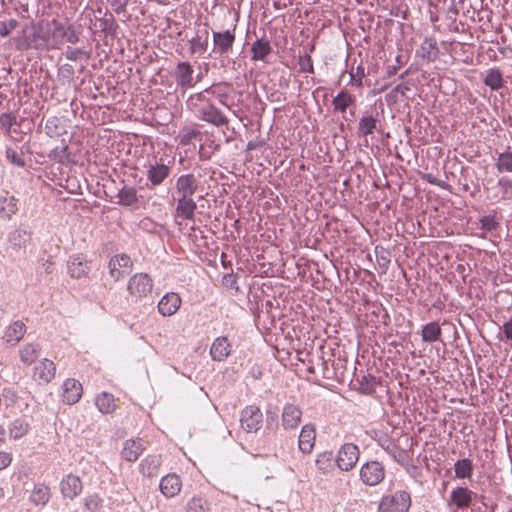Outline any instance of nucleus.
Wrapping results in <instances>:
<instances>
[{
    "instance_id": "50",
    "label": "nucleus",
    "mask_w": 512,
    "mask_h": 512,
    "mask_svg": "<svg viewBox=\"0 0 512 512\" xmlns=\"http://www.w3.org/2000/svg\"><path fill=\"white\" fill-rule=\"evenodd\" d=\"M497 186L502 191V198H508L509 192L512 189V180L505 177L500 178L497 182Z\"/></svg>"
},
{
    "instance_id": "27",
    "label": "nucleus",
    "mask_w": 512,
    "mask_h": 512,
    "mask_svg": "<svg viewBox=\"0 0 512 512\" xmlns=\"http://www.w3.org/2000/svg\"><path fill=\"white\" fill-rule=\"evenodd\" d=\"M161 466V458L156 455L146 456L140 463V473L148 478L157 477Z\"/></svg>"
},
{
    "instance_id": "25",
    "label": "nucleus",
    "mask_w": 512,
    "mask_h": 512,
    "mask_svg": "<svg viewBox=\"0 0 512 512\" xmlns=\"http://www.w3.org/2000/svg\"><path fill=\"white\" fill-rule=\"evenodd\" d=\"M145 450V446L141 439L126 440L122 448V457L129 462H134Z\"/></svg>"
},
{
    "instance_id": "6",
    "label": "nucleus",
    "mask_w": 512,
    "mask_h": 512,
    "mask_svg": "<svg viewBox=\"0 0 512 512\" xmlns=\"http://www.w3.org/2000/svg\"><path fill=\"white\" fill-rule=\"evenodd\" d=\"M263 422V414L259 407L255 405L246 406L241 411L240 424L241 428L247 433L257 432Z\"/></svg>"
},
{
    "instance_id": "24",
    "label": "nucleus",
    "mask_w": 512,
    "mask_h": 512,
    "mask_svg": "<svg viewBox=\"0 0 512 512\" xmlns=\"http://www.w3.org/2000/svg\"><path fill=\"white\" fill-rule=\"evenodd\" d=\"M170 174V167L161 163H155L147 168L146 176L152 186L161 185Z\"/></svg>"
},
{
    "instance_id": "39",
    "label": "nucleus",
    "mask_w": 512,
    "mask_h": 512,
    "mask_svg": "<svg viewBox=\"0 0 512 512\" xmlns=\"http://www.w3.org/2000/svg\"><path fill=\"white\" fill-rule=\"evenodd\" d=\"M442 330L438 322H429L423 326L421 336L424 342L432 343L440 340Z\"/></svg>"
},
{
    "instance_id": "55",
    "label": "nucleus",
    "mask_w": 512,
    "mask_h": 512,
    "mask_svg": "<svg viewBox=\"0 0 512 512\" xmlns=\"http://www.w3.org/2000/svg\"><path fill=\"white\" fill-rule=\"evenodd\" d=\"M12 454L6 451H0V471L7 468L12 463Z\"/></svg>"
},
{
    "instance_id": "26",
    "label": "nucleus",
    "mask_w": 512,
    "mask_h": 512,
    "mask_svg": "<svg viewBox=\"0 0 512 512\" xmlns=\"http://www.w3.org/2000/svg\"><path fill=\"white\" fill-rule=\"evenodd\" d=\"M231 352V344L226 337L216 338L210 348V355L214 361H224Z\"/></svg>"
},
{
    "instance_id": "17",
    "label": "nucleus",
    "mask_w": 512,
    "mask_h": 512,
    "mask_svg": "<svg viewBox=\"0 0 512 512\" xmlns=\"http://www.w3.org/2000/svg\"><path fill=\"white\" fill-rule=\"evenodd\" d=\"M159 488L166 498H173L180 493L182 481L175 473L167 474L161 479Z\"/></svg>"
},
{
    "instance_id": "31",
    "label": "nucleus",
    "mask_w": 512,
    "mask_h": 512,
    "mask_svg": "<svg viewBox=\"0 0 512 512\" xmlns=\"http://www.w3.org/2000/svg\"><path fill=\"white\" fill-rule=\"evenodd\" d=\"M185 512H212V503L203 495H194L187 501Z\"/></svg>"
},
{
    "instance_id": "13",
    "label": "nucleus",
    "mask_w": 512,
    "mask_h": 512,
    "mask_svg": "<svg viewBox=\"0 0 512 512\" xmlns=\"http://www.w3.org/2000/svg\"><path fill=\"white\" fill-rule=\"evenodd\" d=\"M56 374V365L50 359L44 358L33 369V378L40 384L50 383Z\"/></svg>"
},
{
    "instance_id": "9",
    "label": "nucleus",
    "mask_w": 512,
    "mask_h": 512,
    "mask_svg": "<svg viewBox=\"0 0 512 512\" xmlns=\"http://www.w3.org/2000/svg\"><path fill=\"white\" fill-rule=\"evenodd\" d=\"M475 495L468 487L458 486L451 491L447 504L456 510H464L470 507Z\"/></svg>"
},
{
    "instance_id": "36",
    "label": "nucleus",
    "mask_w": 512,
    "mask_h": 512,
    "mask_svg": "<svg viewBox=\"0 0 512 512\" xmlns=\"http://www.w3.org/2000/svg\"><path fill=\"white\" fill-rule=\"evenodd\" d=\"M379 120L377 117L367 114L363 115L359 119L358 123V133L360 136L366 137L368 135H371L374 133V131L377 129Z\"/></svg>"
},
{
    "instance_id": "57",
    "label": "nucleus",
    "mask_w": 512,
    "mask_h": 512,
    "mask_svg": "<svg viewBox=\"0 0 512 512\" xmlns=\"http://www.w3.org/2000/svg\"><path fill=\"white\" fill-rule=\"evenodd\" d=\"M223 283L225 286L233 287L236 283L235 276L233 274L224 275Z\"/></svg>"
},
{
    "instance_id": "7",
    "label": "nucleus",
    "mask_w": 512,
    "mask_h": 512,
    "mask_svg": "<svg viewBox=\"0 0 512 512\" xmlns=\"http://www.w3.org/2000/svg\"><path fill=\"white\" fill-rule=\"evenodd\" d=\"M360 479L368 486H376L381 483L385 477V469L380 462H366L360 468Z\"/></svg>"
},
{
    "instance_id": "4",
    "label": "nucleus",
    "mask_w": 512,
    "mask_h": 512,
    "mask_svg": "<svg viewBox=\"0 0 512 512\" xmlns=\"http://www.w3.org/2000/svg\"><path fill=\"white\" fill-rule=\"evenodd\" d=\"M153 280L147 273H136L128 280L127 290L135 300H141L151 294Z\"/></svg>"
},
{
    "instance_id": "20",
    "label": "nucleus",
    "mask_w": 512,
    "mask_h": 512,
    "mask_svg": "<svg viewBox=\"0 0 512 512\" xmlns=\"http://www.w3.org/2000/svg\"><path fill=\"white\" fill-rule=\"evenodd\" d=\"M62 390V399L69 405L78 402L82 396V385L75 379H66L62 385Z\"/></svg>"
},
{
    "instance_id": "18",
    "label": "nucleus",
    "mask_w": 512,
    "mask_h": 512,
    "mask_svg": "<svg viewBox=\"0 0 512 512\" xmlns=\"http://www.w3.org/2000/svg\"><path fill=\"white\" fill-rule=\"evenodd\" d=\"M181 303L177 293H166L158 302V311L162 316H172L179 310Z\"/></svg>"
},
{
    "instance_id": "53",
    "label": "nucleus",
    "mask_w": 512,
    "mask_h": 512,
    "mask_svg": "<svg viewBox=\"0 0 512 512\" xmlns=\"http://www.w3.org/2000/svg\"><path fill=\"white\" fill-rule=\"evenodd\" d=\"M0 124L3 129L9 132L12 126L16 124V118L11 114L3 113L0 116Z\"/></svg>"
},
{
    "instance_id": "32",
    "label": "nucleus",
    "mask_w": 512,
    "mask_h": 512,
    "mask_svg": "<svg viewBox=\"0 0 512 512\" xmlns=\"http://www.w3.org/2000/svg\"><path fill=\"white\" fill-rule=\"evenodd\" d=\"M315 466L322 475H329L334 470V457L331 451L319 453L315 459Z\"/></svg>"
},
{
    "instance_id": "8",
    "label": "nucleus",
    "mask_w": 512,
    "mask_h": 512,
    "mask_svg": "<svg viewBox=\"0 0 512 512\" xmlns=\"http://www.w3.org/2000/svg\"><path fill=\"white\" fill-rule=\"evenodd\" d=\"M133 262L127 254L113 256L109 263V275L114 281L124 278L131 270Z\"/></svg>"
},
{
    "instance_id": "19",
    "label": "nucleus",
    "mask_w": 512,
    "mask_h": 512,
    "mask_svg": "<svg viewBox=\"0 0 512 512\" xmlns=\"http://www.w3.org/2000/svg\"><path fill=\"white\" fill-rule=\"evenodd\" d=\"M316 441V429L312 424H306L301 428L298 448L303 454H310L313 451Z\"/></svg>"
},
{
    "instance_id": "29",
    "label": "nucleus",
    "mask_w": 512,
    "mask_h": 512,
    "mask_svg": "<svg viewBox=\"0 0 512 512\" xmlns=\"http://www.w3.org/2000/svg\"><path fill=\"white\" fill-rule=\"evenodd\" d=\"M30 240L31 232L21 227L14 228L8 234V242L15 249L26 247Z\"/></svg>"
},
{
    "instance_id": "61",
    "label": "nucleus",
    "mask_w": 512,
    "mask_h": 512,
    "mask_svg": "<svg viewBox=\"0 0 512 512\" xmlns=\"http://www.w3.org/2000/svg\"><path fill=\"white\" fill-rule=\"evenodd\" d=\"M195 79H198V82H199L201 79V75H197V77Z\"/></svg>"
},
{
    "instance_id": "52",
    "label": "nucleus",
    "mask_w": 512,
    "mask_h": 512,
    "mask_svg": "<svg viewBox=\"0 0 512 512\" xmlns=\"http://www.w3.org/2000/svg\"><path fill=\"white\" fill-rule=\"evenodd\" d=\"M17 21L15 19H10L8 22L0 23V35L2 37L8 36L16 27Z\"/></svg>"
},
{
    "instance_id": "1",
    "label": "nucleus",
    "mask_w": 512,
    "mask_h": 512,
    "mask_svg": "<svg viewBox=\"0 0 512 512\" xmlns=\"http://www.w3.org/2000/svg\"><path fill=\"white\" fill-rule=\"evenodd\" d=\"M34 40L50 47H58L64 42L75 44L79 41V32L70 24L61 23L55 19L40 21L34 27Z\"/></svg>"
},
{
    "instance_id": "38",
    "label": "nucleus",
    "mask_w": 512,
    "mask_h": 512,
    "mask_svg": "<svg viewBox=\"0 0 512 512\" xmlns=\"http://www.w3.org/2000/svg\"><path fill=\"white\" fill-rule=\"evenodd\" d=\"M95 405L103 414L112 413L116 409L114 396L107 392H102L95 398Z\"/></svg>"
},
{
    "instance_id": "12",
    "label": "nucleus",
    "mask_w": 512,
    "mask_h": 512,
    "mask_svg": "<svg viewBox=\"0 0 512 512\" xmlns=\"http://www.w3.org/2000/svg\"><path fill=\"white\" fill-rule=\"evenodd\" d=\"M194 69L188 62H179L174 71V79L178 87L188 89L194 87L198 83V79H194Z\"/></svg>"
},
{
    "instance_id": "49",
    "label": "nucleus",
    "mask_w": 512,
    "mask_h": 512,
    "mask_svg": "<svg viewBox=\"0 0 512 512\" xmlns=\"http://www.w3.org/2000/svg\"><path fill=\"white\" fill-rule=\"evenodd\" d=\"M6 158L12 164H14L18 167L22 168L25 166V161H24V158L22 157V155L10 147L6 148Z\"/></svg>"
},
{
    "instance_id": "59",
    "label": "nucleus",
    "mask_w": 512,
    "mask_h": 512,
    "mask_svg": "<svg viewBox=\"0 0 512 512\" xmlns=\"http://www.w3.org/2000/svg\"><path fill=\"white\" fill-rule=\"evenodd\" d=\"M6 439V429L4 426L0 425V446L5 443Z\"/></svg>"
},
{
    "instance_id": "5",
    "label": "nucleus",
    "mask_w": 512,
    "mask_h": 512,
    "mask_svg": "<svg viewBox=\"0 0 512 512\" xmlns=\"http://www.w3.org/2000/svg\"><path fill=\"white\" fill-rule=\"evenodd\" d=\"M360 451L357 445L345 443L340 446L335 463L341 471L348 472L352 470L359 460Z\"/></svg>"
},
{
    "instance_id": "30",
    "label": "nucleus",
    "mask_w": 512,
    "mask_h": 512,
    "mask_svg": "<svg viewBox=\"0 0 512 512\" xmlns=\"http://www.w3.org/2000/svg\"><path fill=\"white\" fill-rule=\"evenodd\" d=\"M271 52L272 46L267 39H257L251 46V59L253 61L266 62V59Z\"/></svg>"
},
{
    "instance_id": "15",
    "label": "nucleus",
    "mask_w": 512,
    "mask_h": 512,
    "mask_svg": "<svg viewBox=\"0 0 512 512\" xmlns=\"http://www.w3.org/2000/svg\"><path fill=\"white\" fill-rule=\"evenodd\" d=\"M175 217L183 220H194L197 203L193 197H176Z\"/></svg>"
},
{
    "instance_id": "62",
    "label": "nucleus",
    "mask_w": 512,
    "mask_h": 512,
    "mask_svg": "<svg viewBox=\"0 0 512 512\" xmlns=\"http://www.w3.org/2000/svg\"><path fill=\"white\" fill-rule=\"evenodd\" d=\"M387 450H389V451H390V453H392V452H393L392 450H390V446H387Z\"/></svg>"
},
{
    "instance_id": "28",
    "label": "nucleus",
    "mask_w": 512,
    "mask_h": 512,
    "mask_svg": "<svg viewBox=\"0 0 512 512\" xmlns=\"http://www.w3.org/2000/svg\"><path fill=\"white\" fill-rule=\"evenodd\" d=\"M30 431V423L25 417H18L11 421L8 426L9 437L12 440H19L25 437Z\"/></svg>"
},
{
    "instance_id": "34",
    "label": "nucleus",
    "mask_w": 512,
    "mask_h": 512,
    "mask_svg": "<svg viewBox=\"0 0 512 512\" xmlns=\"http://www.w3.org/2000/svg\"><path fill=\"white\" fill-rule=\"evenodd\" d=\"M356 101L354 95L347 90H341L332 100L333 108L336 112L345 113L347 108Z\"/></svg>"
},
{
    "instance_id": "16",
    "label": "nucleus",
    "mask_w": 512,
    "mask_h": 512,
    "mask_svg": "<svg viewBox=\"0 0 512 512\" xmlns=\"http://www.w3.org/2000/svg\"><path fill=\"white\" fill-rule=\"evenodd\" d=\"M18 199L7 191L0 194V219L9 221L18 212Z\"/></svg>"
},
{
    "instance_id": "23",
    "label": "nucleus",
    "mask_w": 512,
    "mask_h": 512,
    "mask_svg": "<svg viewBox=\"0 0 512 512\" xmlns=\"http://www.w3.org/2000/svg\"><path fill=\"white\" fill-rule=\"evenodd\" d=\"M235 34L233 31L213 32L214 51L219 54L227 53L233 46Z\"/></svg>"
},
{
    "instance_id": "22",
    "label": "nucleus",
    "mask_w": 512,
    "mask_h": 512,
    "mask_svg": "<svg viewBox=\"0 0 512 512\" xmlns=\"http://www.w3.org/2000/svg\"><path fill=\"white\" fill-rule=\"evenodd\" d=\"M82 488L81 479L73 474H68L65 476L60 483L62 495L69 499H73L79 495L82 491Z\"/></svg>"
},
{
    "instance_id": "33",
    "label": "nucleus",
    "mask_w": 512,
    "mask_h": 512,
    "mask_svg": "<svg viewBox=\"0 0 512 512\" xmlns=\"http://www.w3.org/2000/svg\"><path fill=\"white\" fill-rule=\"evenodd\" d=\"M41 348L38 344L27 343L19 349V357L25 365L33 364L40 356Z\"/></svg>"
},
{
    "instance_id": "44",
    "label": "nucleus",
    "mask_w": 512,
    "mask_h": 512,
    "mask_svg": "<svg viewBox=\"0 0 512 512\" xmlns=\"http://www.w3.org/2000/svg\"><path fill=\"white\" fill-rule=\"evenodd\" d=\"M495 167L499 173H512V151L506 150L499 153Z\"/></svg>"
},
{
    "instance_id": "58",
    "label": "nucleus",
    "mask_w": 512,
    "mask_h": 512,
    "mask_svg": "<svg viewBox=\"0 0 512 512\" xmlns=\"http://www.w3.org/2000/svg\"><path fill=\"white\" fill-rule=\"evenodd\" d=\"M301 69L305 72L313 73L314 69L310 56H307L306 62L302 64Z\"/></svg>"
},
{
    "instance_id": "51",
    "label": "nucleus",
    "mask_w": 512,
    "mask_h": 512,
    "mask_svg": "<svg viewBox=\"0 0 512 512\" xmlns=\"http://www.w3.org/2000/svg\"><path fill=\"white\" fill-rule=\"evenodd\" d=\"M481 229L485 231L495 230L498 223L495 220L494 216H484L480 219Z\"/></svg>"
},
{
    "instance_id": "48",
    "label": "nucleus",
    "mask_w": 512,
    "mask_h": 512,
    "mask_svg": "<svg viewBox=\"0 0 512 512\" xmlns=\"http://www.w3.org/2000/svg\"><path fill=\"white\" fill-rule=\"evenodd\" d=\"M365 75L364 67L361 65L357 66L356 69H352L350 71V84L355 87H360Z\"/></svg>"
},
{
    "instance_id": "54",
    "label": "nucleus",
    "mask_w": 512,
    "mask_h": 512,
    "mask_svg": "<svg viewBox=\"0 0 512 512\" xmlns=\"http://www.w3.org/2000/svg\"><path fill=\"white\" fill-rule=\"evenodd\" d=\"M84 55V51L79 48L68 47L65 56L68 60L76 61Z\"/></svg>"
},
{
    "instance_id": "47",
    "label": "nucleus",
    "mask_w": 512,
    "mask_h": 512,
    "mask_svg": "<svg viewBox=\"0 0 512 512\" xmlns=\"http://www.w3.org/2000/svg\"><path fill=\"white\" fill-rule=\"evenodd\" d=\"M103 504L102 498L97 494L89 495L85 498L84 505L90 512L98 511Z\"/></svg>"
},
{
    "instance_id": "46",
    "label": "nucleus",
    "mask_w": 512,
    "mask_h": 512,
    "mask_svg": "<svg viewBox=\"0 0 512 512\" xmlns=\"http://www.w3.org/2000/svg\"><path fill=\"white\" fill-rule=\"evenodd\" d=\"M61 121L58 117H50L45 123V132L49 137H57L63 133Z\"/></svg>"
},
{
    "instance_id": "41",
    "label": "nucleus",
    "mask_w": 512,
    "mask_h": 512,
    "mask_svg": "<svg viewBox=\"0 0 512 512\" xmlns=\"http://www.w3.org/2000/svg\"><path fill=\"white\" fill-rule=\"evenodd\" d=\"M201 133L196 125L185 126L179 132V143L183 146L193 144L196 140H200Z\"/></svg>"
},
{
    "instance_id": "45",
    "label": "nucleus",
    "mask_w": 512,
    "mask_h": 512,
    "mask_svg": "<svg viewBox=\"0 0 512 512\" xmlns=\"http://www.w3.org/2000/svg\"><path fill=\"white\" fill-rule=\"evenodd\" d=\"M208 31L205 30V37L197 35L190 40V49L192 53L203 54L207 50L208 46Z\"/></svg>"
},
{
    "instance_id": "2",
    "label": "nucleus",
    "mask_w": 512,
    "mask_h": 512,
    "mask_svg": "<svg viewBox=\"0 0 512 512\" xmlns=\"http://www.w3.org/2000/svg\"><path fill=\"white\" fill-rule=\"evenodd\" d=\"M208 94H213L211 88L191 94L186 100L187 108L195 112L197 117L205 122L217 127L226 125L228 118L211 103Z\"/></svg>"
},
{
    "instance_id": "14",
    "label": "nucleus",
    "mask_w": 512,
    "mask_h": 512,
    "mask_svg": "<svg viewBox=\"0 0 512 512\" xmlns=\"http://www.w3.org/2000/svg\"><path fill=\"white\" fill-rule=\"evenodd\" d=\"M67 269L72 278L86 277L90 272V263L85 255L74 254L68 260Z\"/></svg>"
},
{
    "instance_id": "60",
    "label": "nucleus",
    "mask_w": 512,
    "mask_h": 512,
    "mask_svg": "<svg viewBox=\"0 0 512 512\" xmlns=\"http://www.w3.org/2000/svg\"><path fill=\"white\" fill-rule=\"evenodd\" d=\"M425 178L427 179V181H428L429 183L436 184V185H441V184H440V181H437V179H436V178H434V177H433L432 175H430V174L426 175V177H425Z\"/></svg>"
},
{
    "instance_id": "10",
    "label": "nucleus",
    "mask_w": 512,
    "mask_h": 512,
    "mask_svg": "<svg viewBox=\"0 0 512 512\" xmlns=\"http://www.w3.org/2000/svg\"><path fill=\"white\" fill-rule=\"evenodd\" d=\"M199 188V181L192 173L180 175L175 182V190L172 196L193 197Z\"/></svg>"
},
{
    "instance_id": "21",
    "label": "nucleus",
    "mask_w": 512,
    "mask_h": 512,
    "mask_svg": "<svg viewBox=\"0 0 512 512\" xmlns=\"http://www.w3.org/2000/svg\"><path fill=\"white\" fill-rule=\"evenodd\" d=\"M416 56L426 62H434L439 56V47L436 39L427 37L416 50Z\"/></svg>"
},
{
    "instance_id": "40",
    "label": "nucleus",
    "mask_w": 512,
    "mask_h": 512,
    "mask_svg": "<svg viewBox=\"0 0 512 512\" xmlns=\"http://www.w3.org/2000/svg\"><path fill=\"white\" fill-rule=\"evenodd\" d=\"M483 81L492 90H499L504 86L503 75L497 68L489 69Z\"/></svg>"
},
{
    "instance_id": "35",
    "label": "nucleus",
    "mask_w": 512,
    "mask_h": 512,
    "mask_svg": "<svg viewBox=\"0 0 512 512\" xmlns=\"http://www.w3.org/2000/svg\"><path fill=\"white\" fill-rule=\"evenodd\" d=\"M25 333V324L22 321H16L6 329L4 337L6 342L15 345L24 337Z\"/></svg>"
},
{
    "instance_id": "37",
    "label": "nucleus",
    "mask_w": 512,
    "mask_h": 512,
    "mask_svg": "<svg viewBox=\"0 0 512 512\" xmlns=\"http://www.w3.org/2000/svg\"><path fill=\"white\" fill-rule=\"evenodd\" d=\"M50 496V488L48 486L37 484L30 494V501L37 506H44L50 500Z\"/></svg>"
},
{
    "instance_id": "56",
    "label": "nucleus",
    "mask_w": 512,
    "mask_h": 512,
    "mask_svg": "<svg viewBox=\"0 0 512 512\" xmlns=\"http://www.w3.org/2000/svg\"><path fill=\"white\" fill-rule=\"evenodd\" d=\"M502 329L505 337L512 341V317L503 324Z\"/></svg>"
},
{
    "instance_id": "43",
    "label": "nucleus",
    "mask_w": 512,
    "mask_h": 512,
    "mask_svg": "<svg viewBox=\"0 0 512 512\" xmlns=\"http://www.w3.org/2000/svg\"><path fill=\"white\" fill-rule=\"evenodd\" d=\"M455 477L458 479H467L472 476L473 464L470 459L464 458L454 464Z\"/></svg>"
},
{
    "instance_id": "3",
    "label": "nucleus",
    "mask_w": 512,
    "mask_h": 512,
    "mask_svg": "<svg viewBox=\"0 0 512 512\" xmlns=\"http://www.w3.org/2000/svg\"><path fill=\"white\" fill-rule=\"evenodd\" d=\"M411 502V495L406 490L390 491L382 496L378 512H408Z\"/></svg>"
},
{
    "instance_id": "11",
    "label": "nucleus",
    "mask_w": 512,
    "mask_h": 512,
    "mask_svg": "<svg viewBox=\"0 0 512 512\" xmlns=\"http://www.w3.org/2000/svg\"><path fill=\"white\" fill-rule=\"evenodd\" d=\"M302 420V410L298 405L287 403L284 405L281 415L282 427L286 431H294Z\"/></svg>"
},
{
    "instance_id": "42",
    "label": "nucleus",
    "mask_w": 512,
    "mask_h": 512,
    "mask_svg": "<svg viewBox=\"0 0 512 512\" xmlns=\"http://www.w3.org/2000/svg\"><path fill=\"white\" fill-rule=\"evenodd\" d=\"M118 203L123 206H131L138 201L137 190L131 186H124L119 190Z\"/></svg>"
}]
</instances>
